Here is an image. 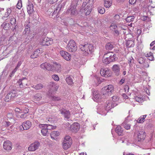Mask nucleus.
Here are the masks:
<instances>
[{
	"mask_svg": "<svg viewBox=\"0 0 155 155\" xmlns=\"http://www.w3.org/2000/svg\"><path fill=\"white\" fill-rule=\"evenodd\" d=\"M17 91L15 90L11 91L9 92L6 95L4 100L6 102H9L13 101L17 98L20 97Z\"/></svg>",
	"mask_w": 155,
	"mask_h": 155,
	"instance_id": "nucleus-1",
	"label": "nucleus"
},
{
	"mask_svg": "<svg viewBox=\"0 0 155 155\" xmlns=\"http://www.w3.org/2000/svg\"><path fill=\"white\" fill-rule=\"evenodd\" d=\"M80 47L81 51H83V54L85 56H87L88 54H91L93 51L94 47L91 44H85L84 45H80Z\"/></svg>",
	"mask_w": 155,
	"mask_h": 155,
	"instance_id": "nucleus-2",
	"label": "nucleus"
},
{
	"mask_svg": "<svg viewBox=\"0 0 155 155\" xmlns=\"http://www.w3.org/2000/svg\"><path fill=\"white\" fill-rule=\"evenodd\" d=\"M72 144V140L70 137L66 136L65 137L62 142V147L63 149L66 150L70 147Z\"/></svg>",
	"mask_w": 155,
	"mask_h": 155,
	"instance_id": "nucleus-3",
	"label": "nucleus"
},
{
	"mask_svg": "<svg viewBox=\"0 0 155 155\" xmlns=\"http://www.w3.org/2000/svg\"><path fill=\"white\" fill-rule=\"evenodd\" d=\"M66 48L70 52H75L77 50V47L75 41L73 40H70L67 45Z\"/></svg>",
	"mask_w": 155,
	"mask_h": 155,
	"instance_id": "nucleus-4",
	"label": "nucleus"
},
{
	"mask_svg": "<svg viewBox=\"0 0 155 155\" xmlns=\"http://www.w3.org/2000/svg\"><path fill=\"white\" fill-rule=\"evenodd\" d=\"M114 90L113 86L111 85H109L105 87L102 89L101 95H104L105 97L109 95V94L112 93Z\"/></svg>",
	"mask_w": 155,
	"mask_h": 155,
	"instance_id": "nucleus-5",
	"label": "nucleus"
},
{
	"mask_svg": "<svg viewBox=\"0 0 155 155\" xmlns=\"http://www.w3.org/2000/svg\"><path fill=\"white\" fill-rule=\"evenodd\" d=\"M77 5L71 4L70 7L68 8L66 11V13L70 14L71 16H74L77 13V11L76 9Z\"/></svg>",
	"mask_w": 155,
	"mask_h": 155,
	"instance_id": "nucleus-6",
	"label": "nucleus"
},
{
	"mask_svg": "<svg viewBox=\"0 0 155 155\" xmlns=\"http://www.w3.org/2000/svg\"><path fill=\"white\" fill-rule=\"evenodd\" d=\"M41 68L45 70L52 71L54 68L53 65L47 62H45L40 65Z\"/></svg>",
	"mask_w": 155,
	"mask_h": 155,
	"instance_id": "nucleus-7",
	"label": "nucleus"
},
{
	"mask_svg": "<svg viewBox=\"0 0 155 155\" xmlns=\"http://www.w3.org/2000/svg\"><path fill=\"white\" fill-rule=\"evenodd\" d=\"M145 131L143 130L138 131L137 132V138L136 140L140 141L143 140L146 137Z\"/></svg>",
	"mask_w": 155,
	"mask_h": 155,
	"instance_id": "nucleus-8",
	"label": "nucleus"
},
{
	"mask_svg": "<svg viewBox=\"0 0 155 155\" xmlns=\"http://www.w3.org/2000/svg\"><path fill=\"white\" fill-rule=\"evenodd\" d=\"M40 143L38 141H35L31 144L28 148V150L31 151H34L38 149L40 146Z\"/></svg>",
	"mask_w": 155,
	"mask_h": 155,
	"instance_id": "nucleus-9",
	"label": "nucleus"
},
{
	"mask_svg": "<svg viewBox=\"0 0 155 155\" xmlns=\"http://www.w3.org/2000/svg\"><path fill=\"white\" fill-rule=\"evenodd\" d=\"M112 70L115 76H118L120 74V68L119 65L114 64L112 68Z\"/></svg>",
	"mask_w": 155,
	"mask_h": 155,
	"instance_id": "nucleus-10",
	"label": "nucleus"
},
{
	"mask_svg": "<svg viewBox=\"0 0 155 155\" xmlns=\"http://www.w3.org/2000/svg\"><path fill=\"white\" fill-rule=\"evenodd\" d=\"M31 122L29 120H27L25 122H24L22 125L19 127L20 130H23L28 129L31 127Z\"/></svg>",
	"mask_w": 155,
	"mask_h": 155,
	"instance_id": "nucleus-11",
	"label": "nucleus"
},
{
	"mask_svg": "<svg viewBox=\"0 0 155 155\" xmlns=\"http://www.w3.org/2000/svg\"><path fill=\"white\" fill-rule=\"evenodd\" d=\"M117 105L116 103H113L112 101H107L106 102L105 106L107 110L109 111L111 109Z\"/></svg>",
	"mask_w": 155,
	"mask_h": 155,
	"instance_id": "nucleus-12",
	"label": "nucleus"
},
{
	"mask_svg": "<svg viewBox=\"0 0 155 155\" xmlns=\"http://www.w3.org/2000/svg\"><path fill=\"white\" fill-rule=\"evenodd\" d=\"M100 72L101 75L105 77H108L111 76V71L107 68L101 69Z\"/></svg>",
	"mask_w": 155,
	"mask_h": 155,
	"instance_id": "nucleus-13",
	"label": "nucleus"
},
{
	"mask_svg": "<svg viewBox=\"0 0 155 155\" xmlns=\"http://www.w3.org/2000/svg\"><path fill=\"white\" fill-rule=\"evenodd\" d=\"M52 43L51 38L45 37L43 38L41 42V44L43 45L48 46Z\"/></svg>",
	"mask_w": 155,
	"mask_h": 155,
	"instance_id": "nucleus-14",
	"label": "nucleus"
},
{
	"mask_svg": "<svg viewBox=\"0 0 155 155\" xmlns=\"http://www.w3.org/2000/svg\"><path fill=\"white\" fill-rule=\"evenodd\" d=\"M27 79L25 77L21 78L18 81V83L20 88H23L27 85Z\"/></svg>",
	"mask_w": 155,
	"mask_h": 155,
	"instance_id": "nucleus-15",
	"label": "nucleus"
},
{
	"mask_svg": "<svg viewBox=\"0 0 155 155\" xmlns=\"http://www.w3.org/2000/svg\"><path fill=\"white\" fill-rule=\"evenodd\" d=\"M61 114L64 115L65 118L67 120L70 117L71 114L70 111L65 109L62 108L59 110Z\"/></svg>",
	"mask_w": 155,
	"mask_h": 155,
	"instance_id": "nucleus-16",
	"label": "nucleus"
},
{
	"mask_svg": "<svg viewBox=\"0 0 155 155\" xmlns=\"http://www.w3.org/2000/svg\"><path fill=\"white\" fill-rule=\"evenodd\" d=\"M12 143L9 140H6L3 143V147L4 149L7 150H11L12 148Z\"/></svg>",
	"mask_w": 155,
	"mask_h": 155,
	"instance_id": "nucleus-17",
	"label": "nucleus"
},
{
	"mask_svg": "<svg viewBox=\"0 0 155 155\" xmlns=\"http://www.w3.org/2000/svg\"><path fill=\"white\" fill-rule=\"evenodd\" d=\"M60 54L62 57L66 60L68 61L71 59V55L67 52L62 51H60Z\"/></svg>",
	"mask_w": 155,
	"mask_h": 155,
	"instance_id": "nucleus-18",
	"label": "nucleus"
},
{
	"mask_svg": "<svg viewBox=\"0 0 155 155\" xmlns=\"http://www.w3.org/2000/svg\"><path fill=\"white\" fill-rule=\"evenodd\" d=\"M80 128L79 124L78 123L76 122L73 123L71 125L70 129L72 132H76L79 130Z\"/></svg>",
	"mask_w": 155,
	"mask_h": 155,
	"instance_id": "nucleus-19",
	"label": "nucleus"
},
{
	"mask_svg": "<svg viewBox=\"0 0 155 155\" xmlns=\"http://www.w3.org/2000/svg\"><path fill=\"white\" fill-rule=\"evenodd\" d=\"M105 106L104 107H100L97 108V112L98 113L102 115H106L108 112Z\"/></svg>",
	"mask_w": 155,
	"mask_h": 155,
	"instance_id": "nucleus-20",
	"label": "nucleus"
},
{
	"mask_svg": "<svg viewBox=\"0 0 155 155\" xmlns=\"http://www.w3.org/2000/svg\"><path fill=\"white\" fill-rule=\"evenodd\" d=\"M27 12L28 14H31L33 12L34 6L31 2H29L27 7Z\"/></svg>",
	"mask_w": 155,
	"mask_h": 155,
	"instance_id": "nucleus-21",
	"label": "nucleus"
},
{
	"mask_svg": "<svg viewBox=\"0 0 155 155\" xmlns=\"http://www.w3.org/2000/svg\"><path fill=\"white\" fill-rule=\"evenodd\" d=\"M41 49H38L34 51L33 54L31 55V57L32 58H37L42 53Z\"/></svg>",
	"mask_w": 155,
	"mask_h": 155,
	"instance_id": "nucleus-22",
	"label": "nucleus"
},
{
	"mask_svg": "<svg viewBox=\"0 0 155 155\" xmlns=\"http://www.w3.org/2000/svg\"><path fill=\"white\" fill-rule=\"evenodd\" d=\"M93 99L94 101H96L95 99L97 100L101 98V95L97 91L94 90L93 91Z\"/></svg>",
	"mask_w": 155,
	"mask_h": 155,
	"instance_id": "nucleus-23",
	"label": "nucleus"
},
{
	"mask_svg": "<svg viewBox=\"0 0 155 155\" xmlns=\"http://www.w3.org/2000/svg\"><path fill=\"white\" fill-rule=\"evenodd\" d=\"M115 131L118 135L121 136L123 134V128L119 125L117 126L116 127Z\"/></svg>",
	"mask_w": 155,
	"mask_h": 155,
	"instance_id": "nucleus-24",
	"label": "nucleus"
},
{
	"mask_svg": "<svg viewBox=\"0 0 155 155\" xmlns=\"http://www.w3.org/2000/svg\"><path fill=\"white\" fill-rule=\"evenodd\" d=\"M52 87L50 88L49 91L51 92H54L56 91L58 87V85L55 84L54 83H52Z\"/></svg>",
	"mask_w": 155,
	"mask_h": 155,
	"instance_id": "nucleus-25",
	"label": "nucleus"
},
{
	"mask_svg": "<svg viewBox=\"0 0 155 155\" xmlns=\"http://www.w3.org/2000/svg\"><path fill=\"white\" fill-rule=\"evenodd\" d=\"M114 44L113 42H109L107 43L105 45L107 50H111L114 48Z\"/></svg>",
	"mask_w": 155,
	"mask_h": 155,
	"instance_id": "nucleus-26",
	"label": "nucleus"
},
{
	"mask_svg": "<svg viewBox=\"0 0 155 155\" xmlns=\"http://www.w3.org/2000/svg\"><path fill=\"white\" fill-rule=\"evenodd\" d=\"M128 121L125 119L124 122L122 124V126L126 130H129L130 128V125L127 123Z\"/></svg>",
	"mask_w": 155,
	"mask_h": 155,
	"instance_id": "nucleus-27",
	"label": "nucleus"
},
{
	"mask_svg": "<svg viewBox=\"0 0 155 155\" xmlns=\"http://www.w3.org/2000/svg\"><path fill=\"white\" fill-rule=\"evenodd\" d=\"M12 12V10L11 8H8L6 9V12L5 13L2 18L4 19L5 18L8 17L11 14Z\"/></svg>",
	"mask_w": 155,
	"mask_h": 155,
	"instance_id": "nucleus-28",
	"label": "nucleus"
},
{
	"mask_svg": "<svg viewBox=\"0 0 155 155\" xmlns=\"http://www.w3.org/2000/svg\"><path fill=\"white\" fill-rule=\"evenodd\" d=\"M112 3V0H104V5L107 8H109L111 6Z\"/></svg>",
	"mask_w": 155,
	"mask_h": 155,
	"instance_id": "nucleus-29",
	"label": "nucleus"
},
{
	"mask_svg": "<svg viewBox=\"0 0 155 155\" xmlns=\"http://www.w3.org/2000/svg\"><path fill=\"white\" fill-rule=\"evenodd\" d=\"M89 4H86V7H85L84 8V10H85V11H86L85 14L86 15H88L91 11V8H90V6H89Z\"/></svg>",
	"mask_w": 155,
	"mask_h": 155,
	"instance_id": "nucleus-30",
	"label": "nucleus"
},
{
	"mask_svg": "<svg viewBox=\"0 0 155 155\" xmlns=\"http://www.w3.org/2000/svg\"><path fill=\"white\" fill-rule=\"evenodd\" d=\"M134 45V41L129 40L127 41L126 46L127 47L131 48Z\"/></svg>",
	"mask_w": 155,
	"mask_h": 155,
	"instance_id": "nucleus-31",
	"label": "nucleus"
},
{
	"mask_svg": "<svg viewBox=\"0 0 155 155\" xmlns=\"http://www.w3.org/2000/svg\"><path fill=\"white\" fill-rule=\"evenodd\" d=\"M55 70L58 72H60L61 70V66L59 64L55 62L54 63Z\"/></svg>",
	"mask_w": 155,
	"mask_h": 155,
	"instance_id": "nucleus-32",
	"label": "nucleus"
},
{
	"mask_svg": "<svg viewBox=\"0 0 155 155\" xmlns=\"http://www.w3.org/2000/svg\"><path fill=\"white\" fill-rule=\"evenodd\" d=\"M10 21L11 25H14L15 26L14 29H13V31H14L16 29V27L17 26V25L16 24V20L14 17H12L10 19Z\"/></svg>",
	"mask_w": 155,
	"mask_h": 155,
	"instance_id": "nucleus-33",
	"label": "nucleus"
},
{
	"mask_svg": "<svg viewBox=\"0 0 155 155\" xmlns=\"http://www.w3.org/2000/svg\"><path fill=\"white\" fill-rule=\"evenodd\" d=\"M25 28L24 32L25 34L27 35L28 34L30 31V25L29 24H25Z\"/></svg>",
	"mask_w": 155,
	"mask_h": 155,
	"instance_id": "nucleus-34",
	"label": "nucleus"
},
{
	"mask_svg": "<svg viewBox=\"0 0 155 155\" xmlns=\"http://www.w3.org/2000/svg\"><path fill=\"white\" fill-rule=\"evenodd\" d=\"M108 59L110 61V62H113L116 61L117 59V57L116 54H114L111 56L110 57H108Z\"/></svg>",
	"mask_w": 155,
	"mask_h": 155,
	"instance_id": "nucleus-35",
	"label": "nucleus"
},
{
	"mask_svg": "<svg viewBox=\"0 0 155 155\" xmlns=\"http://www.w3.org/2000/svg\"><path fill=\"white\" fill-rule=\"evenodd\" d=\"M41 131L42 135L44 136L48 135L49 134V131L47 130L46 128L42 129Z\"/></svg>",
	"mask_w": 155,
	"mask_h": 155,
	"instance_id": "nucleus-36",
	"label": "nucleus"
},
{
	"mask_svg": "<svg viewBox=\"0 0 155 155\" xmlns=\"http://www.w3.org/2000/svg\"><path fill=\"white\" fill-rule=\"evenodd\" d=\"M67 83L70 85H71L73 83V79L71 77H69L67 78L66 79Z\"/></svg>",
	"mask_w": 155,
	"mask_h": 155,
	"instance_id": "nucleus-37",
	"label": "nucleus"
},
{
	"mask_svg": "<svg viewBox=\"0 0 155 155\" xmlns=\"http://www.w3.org/2000/svg\"><path fill=\"white\" fill-rule=\"evenodd\" d=\"M2 26H3V28L5 30H7L10 27V24L8 23L4 22L2 25Z\"/></svg>",
	"mask_w": 155,
	"mask_h": 155,
	"instance_id": "nucleus-38",
	"label": "nucleus"
},
{
	"mask_svg": "<svg viewBox=\"0 0 155 155\" xmlns=\"http://www.w3.org/2000/svg\"><path fill=\"white\" fill-rule=\"evenodd\" d=\"M135 17L134 16H127L126 18V21L127 22H130L134 21Z\"/></svg>",
	"mask_w": 155,
	"mask_h": 155,
	"instance_id": "nucleus-39",
	"label": "nucleus"
},
{
	"mask_svg": "<svg viewBox=\"0 0 155 155\" xmlns=\"http://www.w3.org/2000/svg\"><path fill=\"white\" fill-rule=\"evenodd\" d=\"M32 87L36 90H39L43 87V85L41 84H37L35 85H33Z\"/></svg>",
	"mask_w": 155,
	"mask_h": 155,
	"instance_id": "nucleus-40",
	"label": "nucleus"
},
{
	"mask_svg": "<svg viewBox=\"0 0 155 155\" xmlns=\"http://www.w3.org/2000/svg\"><path fill=\"white\" fill-rule=\"evenodd\" d=\"M59 133L58 131H53L51 134V137L52 138H54V137H56L59 136Z\"/></svg>",
	"mask_w": 155,
	"mask_h": 155,
	"instance_id": "nucleus-41",
	"label": "nucleus"
},
{
	"mask_svg": "<svg viewBox=\"0 0 155 155\" xmlns=\"http://www.w3.org/2000/svg\"><path fill=\"white\" fill-rule=\"evenodd\" d=\"M104 59L103 60V62L104 63L106 64H109L110 62V61L108 59V57H106L105 58L103 57Z\"/></svg>",
	"mask_w": 155,
	"mask_h": 155,
	"instance_id": "nucleus-42",
	"label": "nucleus"
},
{
	"mask_svg": "<svg viewBox=\"0 0 155 155\" xmlns=\"http://www.w3.org/2000/svg\"><path fill=\"white\" fill-rule=\"evenodd\" d=\"M51 98L54 101H60L61 100L60 97L52 96H51Z\"/></svg>",
	"mask_w": 155,
	"mask_h": 155,
	"instance_id": "nucleus-43",
	"label": "nucleus"
},
{
	"mask_svg": "<svg viewBox=\"0 0 155 155\" xmlns=\"http://www.w3.org/2000/svg\"><path fill=\"white\" fill-rule=\"evenodd\" d=\"M35 98L37 101H39L41 99L42 97L40 94H37L35 95Z\"/></svg>",
	"mask_w": 155,
	"mask_h": 155,
	"instance_id": "nucleus-44",
	"label": "nucleus"
},
{
	"mask_svg": "<svg viewBox=\"0 0 155 155\" xmlns=\"http://www.w3.org/2000/svg\"><path fill=\"white\" fill-rule=\"evenodd\" d=\"M142 117H140L137 121L139 123H142L144 122L143 120L146 117V115L142 116Z\"/></svg>",
	"mask_w": 155,
	"mask_h": 155,
	"instance_id": "nucleus-45",
	"label": "nucleus"
},
{
	"mask_svg": "<svg viewBox=\"0 0 155 155\" xmlns=\"http://www.w3.org/2000/svg\"><path fill=\"white\" fill-rule=\"evenodd\" d=\"M135 100L139 103H142L143 101V98L142 97H139L137 96H136L135 97Z\"/></svg>",
	"mask_w": 155,
	"mask_h": 155,
	"instance_id": "nucleus-46",
	"label": "nucleus"
},
{
	"mask_svg": "<svg viewBox=\"0 0 155 155\" xmlns=\"http://www.w3.org/2000/svg\"><path fill=\"white\" fill-rule=\"evenodd\" d=\"M98 10L99 12L101 14H103L105 12L104 8L102 7H100L98 8Z\"/></svg>",
	"mask_w": 155,
	"mask_h": 155,
	"instance_id": "nucleus-47",
	"label": "nucleus"
},
{
	"mask_svg": "<svg viewBox=\"0 0 155 155\" xmlns=\"http://www.w3.org/2000/svg\"><path fill=\"white\" fill-rule=\"evenodd\" d=\"M15 38V37L13 36H11L9 38L8 41L9 43H11V44L12 43L14 44V43H15V40H14Z\"/></svg>",
	"mask_w": 155,
	"mask_h": 155,
	"instance_id": "nucleus-48",
	"label": "nucleus"
},
{
	"mask_svg": "<svg viewBox=\"0 0 155 155\" xmlns=\"http://www.w3.org/2000/svg\"><path fill=\"white\" fill-rule=\"evenodd\" d=\"M137 61L140 64H143L144 63L145 60L143 58L140 57L138 59Z\"/></svg>",
	"mask_w": 155,
	"mask_h": 155,
	"instance_id": "nucleus-49",
	"label": "nucleus"
},
{
	"mask_svg": "<svg viewBox=\"0 0 155 155\" xmlns=\"http://www.w3.org/2000/svg\"><path fill=\"white\" fill-rule=\"evenodd\" d=\"M55 127H54L53 126L48 124H47V126L46 127V128L48 130L53 129H55Z\"/></svg>",
	"mask_w": 155,
	"mask_h": 155,
	"instance_id": "nucleus-50",
	"label": "nucleus"
},
{
	"mask_svg": "<svg viewBox=\"0 0 155 155\" xmlns=\"http://www.w3.org/2000/svg\"><path fill=\"white\" fill-rule=\"evenodd\" d=\"M26 112H24V113L21 115L20 117L21 118H24L26 117V114L27 113L28 111V108H25Z\"/></svg>",
	"mask_w": 155,
	"mask_h": 155,
	"instance_id": "nucleus-51",
	"label": "nucleus"
},
{
	"mask_svg": "<svg viewBox=\"0 0 155 155\" xmlns=\"http://www.w3.org/2000/svg\"><path fill=\"white\" fill-rule=\"evenodd\" d=\"M112 98V101L113 103H116V102L117 101L119 100V98L117 96H114Z\"/></svg>",
	"mask_w": 155,
	"mask_h": 155,
	"instance_id": "nucleus-52",
	"label": "nucleus"
},
{
	"mask_svg": "<svg viewBox=\"0 0 155 155\" xmlns=\"http://www.w3.org/2000/svg\"><path fill=\"white\" fill-rule=\"evenodd\" d=\"M52 78L55 81H58L59 80L58 76L56 74H54L52 75Z\"/></svg>",
	"mask_w": 155,
	"mask_h": 155,
	"instance_id": "nucleus-53",
	"label": "nucleus"
},
{
	"mask_svg": "<svg viewBox=\"0 0 155 155\" xmlns=\"http://www.w3.org/2000/svg\"><path fill=\"white\" fill-rule=\"evenodd\" d=\"M22 7V2L21 1H18L17 5V8L20 9Z\"/></svg>",
	"mask_w": 155,
	"mask_h": 155,
	"instance_id": "nucleus-54",
	"label": "nucleus"
},
{
	"mask_svg": "<svg viewBox=\"0 0 155 155\" xmlns=\"http://www.w3.org/2000/svg\"><path fill=\"white\" fill-rule=\"evenodd\" d=\"M114 53L111 52H109L105 53L104 54V57L105 58L106 57H110L111 56H112Z\"/></svg>",
	"mask_w": 155,
	"mask_h": 155,
	"instance_id": "nucleus-55",
	"label": "nucleus"
},
{
	"mask_svg": "<svg viewBox=\"0 0 155 155\" xmlns=\"http://www.w3.org/2000/svg\"><path fill=\"white\" fill-rule=\"evenodd\" d=\"M117 26L115 24H112L110 26V29L113 30L116 29V28H117Z\"/></svg>",
	"mask_w": 155,
	"mask_h": 155,
	"instance_id": "nucleus-56",
	"label": "nucleus"
},
{
	"mask_svg": "<svg viewBox=\"0 0 155 155\" xmlns=\"http://www.w3.org/2000/svg\"><path fill=\"white\" fill-rule=\"evenodd\" d=\"M3 125L5 127H8L11 125V123L9 121H5L3 122Z\"/></svg>",
	"mask_w": 155,
	"mask_h": 155,
	"instance_id": "nucleus-57",
	"label": "nucleus"
},
{
	"mask_svg": "<svg viewBox=\"0 0 155 155\" xmlns=\"http://www.w3.org/2000/svg\"><path fill=\"white\" fill-rule=\"evenodd\" d=\"M7 117L8 118L11 119L13 118V115L12 113H8L7 114Z\"/></svg>",
	"mask_w": 155,
	"mask_h": 155,
	"instance_id": "nucleus-58",
	"label": "nucleus"
},
{
	"mask_svg": "<svg viewBox=\"0 0 155 155\" xmlns=\"http://www.w3.org/2000/svg\"><path fill=\"white\" fill-rule=\"evenodd\" d=\"M128 63L130 66V64L134 63V60L132 57L130 58L128 61Z\"/></svg>",
	"mask_w": 155,
	"mask_h": 155,
	"instance_id": "nucleus-59",
	"label": "nucleus"
},
{
	"mask_svg": "<svg viewBox=\"0 0 155 155\" xmlns=\"http://www.w3.org/2000/svg\"><path fill=\"white\" fill-rule=\"evenodd\" d=\"M47 126V124H40L39 125V127L40 128L45 129L46 128V127Z\"/></svg>",
	"mask_w": 155,
	"mask_h": 155,
	"instance_id": "nucleus-60",
	"label": "nucleus"
},
{
	"mask_svg": "<svg viewBox=\"0 0 155 155\" xmlns=\"http://www.w3.org/2000/svg\"><path fill=\"white\" fill-rule=\"evenodd\" d=\"M5 39L3 38H0V46H1L4 44Z\"/></svg>",
	"mask_w": 155,
	"mask_h": 155,
	"instance_id": "nucleus-61",
	"label": "nucleus"
},
{
	"mask_svg": "<svg viewBox=\"0 0 155 155\" xmlns=\"http://www.w3.org/2000/svg\"><path fill=\"white\" fill-rule=\"evenodd\" d=\"M15 112L19 113H23L22 110L18 107L16 108H15Z\"/></svg>",
	"mask_w": 155,
	"mask_h": 155,
	"instance_id": "nucleus-62",
	"label": "nucleus"
},
{
	"mask_svg": "<svg viewBox=\"0 0 155 155\" xmlns=\"http://www.w3.org/2000/svg\"><path fill=\"white\" fill-rule=\"evenodd\" d=\"M61 5H59L56 8V11H57L58 13H59L61 11Z\"/></svg>",
	"mask_w": 155,
	"mask_h": 155,
	"instance_id": "nucleus-63",
	"label": "nucleus"
},
{
	"mask_svg": "<svg viewBox=\"0 0 155 155\" xmlns=\"http://www.w3.org/2000/svg\"><path fill=\"white\" fill-rule=\"evenodd\" d=\"M143 66L142 67V68H148L149 67V65L147 63H145L144 62V63L143 64Z\"/></svg>",
	"mask_w": 155,
	"mask_h": 155,
	"instance_id": "nucleus-64",
	"label": "nucleus"
}]
</instances>
